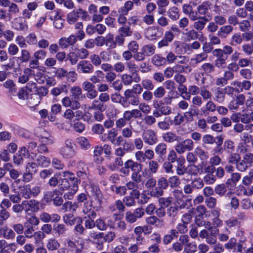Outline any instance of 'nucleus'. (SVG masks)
<instances>
[{
  "label": "nucleus",
  "mask_w": 253,
  "mask_h": 253,
  "mask_svg": "<svg viewBox=\"0 0 253 253\" xmlns=\"http://www.w3.org/2000/svg\"><path fill=\"white\" fill-rule=\"evenodd\" d=\"M233 52V48L228 45H225L222 49L217 48L212 51V55L216 57L215 66L219 69H223L226 67V61L229 55Z\"/></svg>",
  "instance_id": "obj_1"
},
{
  "label": "nucleus",
  "mask_w": 253,
  "mask_h": 253,
  "mask_svg": "<svg viewBox=\"0 0 253 253\" xmlns=\"http://www.w3.org/2000/svg\"><path fill=\"white\" fill-rule=\"evenodd\" d=\"M142 169H138L137 170L132 172L131 175V181L126 183V186L128 190H132V194L135 196H138L139 190L141 189L142 185L140 183L142 180V176L140 172Z\"/></svg>",
  "instance_id": "obj_2"
},
{
  "label": "nucleus",
  "mask_w": 253,
  "mask_h": 253,
  "mask_svg": "<svg viewBox=\"0 0 253 253\" xmlns=\"http://www.w3.org/2000/svg\"><path fill=\"white\" fill-rule=\"evenodd\" d=\"M157 186L150 192V195L154 198L162 197L164 194V190L169 187V182L165 177H160L157 181Z\"/></svg>",
  "instance_id": "obj_3"
},
{
  "label": "nucleus",
  "mask_w": 253,
  "mask_h": 253,
  "mask_svg": "<svg viewBox=\"0 0 253 253\" xmlns=\"http://www.w3.org/2000/svg\"><path fill=\"white\" fill-rule=\"evenodd\" d=\"M253 164V154L246 153L243 156L242 159L238 161L236 165V169L240 172H245L250 168Z\"/></svg>",
  "instance_id": "obj_4"
},
{
  "label": "nucleus",
  "mask_w": 253,
  "mask_h": 253,
  "mask_svg": "<svg viewBox=\"0 0 253 253\" xmlns=\"http://www.w3.org/2000/svg\"><path fill=\"white\" fill-rule=\"evenodd\" d=\"M67 253H82L84 247L83 240L73 241L71 239L66 240Z\"/></svg>",
  "instance_id": "obj_5"
},
{
  "label": "nucleus",
  "mask_w": 253,
  "mask_h": 253,
  "mask_svg": "<svg viewBox=\"0 0 253 253\" xmlns=\"http://www.w3.org/2000/svg\"><path fill=\"white\" fill-rule=\"evenodd\" d=\"M79 17L82 19L87 20L89 18L87 12L81 8L73 10L67 15V21L70 24H73L76 22Z\"/></svg>",
  "instance_id": "obj_6"
},
{
  "label": "nucleus",
  "mask_w": 253,
  "mask_h": 253,
  "mask_svg": "<svg viewBox=\"0 0 253 253\" xmlns=\"http://www.w3.org/2000/svg\"><path fill=\"white\" fill-rule=\"evenodd\" d=\"M246 99V96L243 93H240L235 95L229 102L228 108L232 111H237L240 106L244 105Z\"/></svg>",
  "instance_id": "obj_7"
},
{
  "label": "nucleus",
  "mask_w": 253,
  "mask_h": 253,
  "mask_svg": "<svg viewBox=\"0 0 253 253\" xmlns=\"http://www.w3.org/2000/svg\"><path fill=\"white\" fill-rule=\"evenodd\" d=\"M144 143L149 145H153L158 141L156 132L152 129L144 130L142 134Z\"/></svg>",
  "instance_id": "obj_8"
},
{
  "label": "nucleus",
  "mask_w": 253,
  "mask_h": 253,
  "mask_svg": "<svg viewBox=\"0 0 253 253\" xmlns=\"http://www.w3.org/2000/svg\"><path fill=\"white\" fill-rule=\"evenodd\" d=\"M77 70L80 73L90 74L93 72L94 67L89 61L83 60L77 64Z\"/></svg>",
  "instance_id": "obj_9"
},
{
  "label": "nucleus",
  "mask_w": 253,
  "mask_h": 253,
  "mask_svg": "<svg viewBox=\"0 0 253 253\" xmlns=\"http://www.w3.org/2000/svg\"><path fill=\"white\" fill-rule=\"evenodd\" d=\"M4 168L8 172L10 178L14 180L15 184H18L21 182L20 176L21 173L18 170L13 168V165L10 163L4 164Z\"/></svg>",
  "instance_id": "obj_10"
},
{
  "label": "nucleus",
  "mask_w": 253,
  "mask_h": 253,
  "mask_svg": "<svg viewBox=\"0 0 253 253\" xmlns=\"http://www.w3.org/2000/svg\"><path fill=\"white\" fill-rule=\"evenodd\" d=\"M173 196L175 199L174 206L179 209H183L185 208L186 203L183 200L184 195L181 190L176 189L173 191Z\"/></svg>",
  "instance_id": "obj_11"
},
{
  "label": "nucleus",
  "mask_w": 253,
  "mask_h": 253,
  "mask_svg": "<svg viewBox=\"0 0 253 253\" xmlns=\"http://www.w3.org/2000/svg\"><path fill=\"white\" fill-rule=\"evenodd\" d=\"M225 249L228 250H233V252L242 253L243 245L241 243H237L235 238H231L227 243L224 245Z\"/></svg>",
  "instance_id": "obj_12"
},
{
  "label": "nucleus",
  "mask_w": 253,
  "mask_h": 253,
  "mask_svg": "<svg viewBox=\"0 0 253 253\" xmlns=\"http://www.w3.org/2000/svg\"><path fill=\"white\" fill-rule=\"evenodd\" d=\"M167 145L164 142L159 143L155 148V152L158 156V162H164L166 157Z\"/></svg>",
  "instance_id": "obj_13"
},
{
  "label": "nucleus",
  "mask_w": 253,
  "mask_h": 253,
  "mask_svg": "<svg viewBox=\"0 0 253 253\" xmlns=\"http://www.w3.org/2000/svg\"><path fill=\"white\" fill-rule=\"evenodd\" d=\"M126 66L129 72L132 75H135V77H134V81L136 83L139 82L141 79L138 74V65L135 64L133 60H130L128 62H126Z\"/></svg>",
  "instance_id": "obj_14"
},
{
  "label": "nucleus",
  "mask_w": 253,
  "mask_h": 253,
  "mask_svg": "<svg viewBox=\"0 0 253 253\" xmlns=\"http://www.w3.org/2000/svg\"><path fill=\"white\" fill-rule=\"evenodd\" d=\"M124 95L126 100H127L128 105L138 106V104H139L140 100L139 96L132 93L131 89H126L124 92Z\"/></svg>",
  "instance_id": "obj_15"
},
{
  "label": "nucleus",
  "mask_w": 253,
  "mask_h": 253,
  "mask_svg": "<svg viewBox=\"0 0 253 253\" xmlns=\"http://www.w3.org/2000/svg\"><path fill=\"white\" fill-rule=\"evenodd\" d=\"M77 38L75 35H71L68 38L63 37L59 41V45L63 48H67L70 45H73L77 42Z\"/></svg>",
  "instance_id": "obj_16"
},
{
  "label": "nucleus",
  "mask_w": 253,
  "mask_h": 253,
  "mask_svg": "<svg viewBox=\"0 0 253 253\" xmlns=\"http://www.w3.org/2000/svg\"><path fill=\"white\" fill-rule=\"evenodd\" d=\"M159 27L158 26H150L147 28L145 32V37L149 40H156L159 37L158 35Z\"/></svg>",
  "instance_id": "obj_17"
},
{
  "label": "nucleus",
  "mask_w": 253,
  "mask_h": 253,
  "mask_svg": "<svg viewBox=\"0 0 253 253\" xmlns=\"http://www.w3.org/2000/svg\"><path fill=\"white\" fill-rule=\"evenodd\" d=\"M40 202L36 200L23 201L26 211L31 210L34 212L38 211L40 210Z\"/></svg>",
  "instance_id": "obj_18"
},
{
  "label": "nucleus",
  "mask_w": 253,
  "mask_h": 253,
  "mask_svg": "<svg viewBox=\"0 0 253 253\" xmlns=\"http://www.w3.org/2000/svg\"><path fill=\"white\" fill-rule=\"evenodd\" d=\"M28 155V150L26 147H22L20 151L13 156V162L17 165H20L23 163L24 157Z\"/></svg>",
  "instance_id": "obj_19"
},
{
  "label": "nucleus",
  "mask_w": 253,
  "mask_h": 253,
  "mask_svg": "<svg viewBox=\"0 0 253 253\" xmlns=\"http://www.w3.org/2000/svg\"><path fill=\"white\" fill-rule=\"evenodd\" d=\"M211 4L209 1H206L202 2L201 4L198 5L197 10L198 11V15L200 16H206L209 13V10L211 9Z\"/></svg>",
  "instance_id": "obj_20"
},
{
  "label": "nucleus",
  "mask_w": 253,
  "mask_h": 253,
  "mask_svg": "<svg viewBox=\"0 0 253 253\" xmlns=\"http://www.w3.org/2000/svg\"><path fill=\"white\" fill-rule=\"evenodd\" d=\"M145 222L147 225H155L157 227H161L165 225L164 221L163 219H161L155 215L147 217L145 219Z\"/></svg>",
  "instance_id": "obj_21"
},
{
  "label": "nucleus",
  "mask_w": 253,
  "mask_h": 253,
  "mask_svg": "<svg viewBox=\"0 0 253 253\" xmlns=\"http://www.w3.org/2000/svg\"><path fill=\"white\" fill-rule=\"evenodd\" d=\"M92 203L87 201L84 203L83 208V213L86 214L89 218H94L96 216V213L92 210Z\"/></svg>",
  "instance_id": "obj_22"
},
{
  "label": "nucleus",
  "mask_w": 253,
  "mask_h": 253,
  "mask_svg": "<svg viewBox=\"0 0 253 253\" xmlns=\"http://www.w3.org/2000/svg\"><path fill=\"white\" fill-rule=\"evenodd\" d=\"M132 190H131V191L130 192L129 195L125 196L123 199V202L126 207H131L134 206L136 204L135 199H139L140 195V193L139 191L138 196L137 197L135 196L133 194H132Z\"/></svg>",
  "instance_id": "obj_23"
},
{
  "label": "nucleus",
  "mask_w": 253,
  "mask_h": 253,
  "mask_svg": "<svg viewBox=\"0 0 253 253\" xmlns=\"http://www.w3.org/2000/svg\"><path fill=\"white\" fill-rule=\"evenodd\" d=\"M106 108V105L103 103H101L98 100H94L91 102L90 105L87 107V110L88 111L93 110L103 112L105 110Z\"/></svg>",
  "instance_id": "obj_24"
},
{
  "label": "nucleus",
  "mask_w": 253,
  "mask_h": 253,
  "mask_svg": "<svg viewBox=\"0 0 253 253\" xmlns=\"http://www.w3.org/2000/svg\"><path fill=\"white\" fill-rule=\"evenodd\" d=\"M233 31V27L230 25H227L221 27L217 33V35L220 38H225Z\"/></svg>",
  "instance_id": "obj_25"
},
{
  "label": "nucleus",
  "mask_w": 253,
  "mask_h": 253,
  "mask_svg": "<svg viewBox=\"0 0 253 253\" xmlns=\"http://www.w3.org/2000/svg\"><path fill=\"white\" fill-rule=\"evenodd\" d=\"M124 164L123 160L120 157H116L112 162H109L107 164V167L111 171H115L122 167Z\"/></svg>",
  "instance_id": "obj_26"
},
{
  "label": "nucleus",
  "mask_w": 253,
  "mask_h": 253,
  "mask_svg": "<svg viewBox=\"0 0 253 253\" xmlns=\"http://www.w3.org/2000/svg\"><path fill=\"white\" fill-rule=\"evenodd\" d=\"M60 155L64 159H69L74 157L76 154L75 149L61 147L59 150Z\"/></svg>",
  "instance_id": "obj_27"
},
{
  "label": "nucleus",
  "mask_w": 253,
  "mask_h": 253,
  "mask_svg": "<svg viewBox=\"0 0 253 253\" xmlns=\"http://www.w3.org/2000/svg\"><path fill=\"white\" fill-rule=\"evenodd\" d=\"M81 217L80 216L75 217L72 213H67L63 216V220L66 224L72 226L75 224Z\"/></svg>",
  "instance_id": "obj_28"
},
{
  "label": "nucleus",
  "mask_w": 253,
  "mask_h": 253,
  "mask_svg": "<svg viewBox=\"0 0 253 253\" xmlns=\"http://www.w3.org/2000/svg\"><path fill=\"white\" fill-rule=\"evenodd\" d=\"M253 132V124H248L244 126L242 124L237 123L233 126V130L235 132L242 133L244 129Z\"/></svg>",
  "instance_id": "obj_29"
},
{
  "label": "nucleus",
  "mask_w": 253,
  "mask_h": 253,
  "mask_svg": "<svg viewBox=\"0 0 253 253\" xmlns=\"http://www.w3.org/2000/svg\"><path fill=\"white\" fill-rule=\"evenodd\" d=\"M8 8L7 13L10 17V20L12 19L13 16H16L20 13V8L16 3L11 2Z\"/></svg>",
  "instance_id": "obj_30"
},
{
  "label": "nucleus",
  "mask_w": 253,
  "mask_h": 253,
  "mask_svg": "<svg viewBox=\"0 0 253 253\" xmlns=\"http://www.w3.org/2000/svg\"><path fill=\"white\" fill-rule=\"evenodd\" d=\"M68 92V86L66 84H61L53 87L51 90V94L55 97L59 95L63 92L67 94Z\"/></svg>",
  "instance_id": "obj_31"
},
{
  "label": "nucleus",
  "mask_w": 253,
  "mask_h": 253,
  "mask_svg": "<svg viewBox=\"0 0 253 253\" xmlns=\"http://www.w3.org/2000/svg\"><path fill=\"white\" fill-rule=\"evenodd\" d=\"M169 233L166 234L163 238V242L165 245H168L171 243L174 238H177L176 229H172L169 231Z\"/></svg>",
  "instance_id": "obj_32"
},
{
  "label": "nucleus",
  "mask_w": 253,
  "mask_h": 253,
  "mask_svg": "<svg viewBox=\"0 0 253 253\" xmlns=\"http://www.w3.org/2000/svg\"><path fill=\"white\" fill-rule=\"evenodd\" d=\"M53 25L55 28L58 29H62L64 26L65 20L59 14L58 11H56V14L53 17Z\"/></svg>",
  "instance_id": "obj_33"
},
{
  "label": "nucleus",
  "mask_w": 253,
  "mask_h": 253,
  "mask_svg": "<svg viewBox=\"0 0 253 253\" xmlns=\"http://www.w3.org/2000/svg\"><path fill=\"white\" fill-rule=\"evenodd\" d=\"M61 206L62 207L60 210L64 212L66 211H75L78 208L77 204L76 203H72L69 201L63 203Z\"/></svg>",
  "instance_id": "obj_34"
},
{
  "label": "nucleus",
  "mask_w": 253,
  "mask_h": 253,
  "mask_svg": "<svg viewBox=\"0 0 253 253\" xmlns=\"http://www.w3.org/2000/svg\"><path fill=\"white\" fill-rule=\"evenodd\" d=\"M125 166L129 169H130L132 172L137 170L138 169H142V165L132 160H128L124 163Z\"/></svg>",
  "instance_id": "obj_35"
},
{
  "label": "nucleus",
  "mask_w": 253,
  "mask_h": 253,
  "mask_svg": "<svg viewBox=\"0 0 253 253\" xmlns=\"http://www.w3.org/2000/svg\"><path fill=\"white\" fill-rule=\"evenodd\" d=\"M60 244L55 239H49L46 243V247L49 251L53 252L59 249Z\"/></svg>",
  "instance_id": "obj_36"
},
{
  "label": "nucleus",
  "mask_w": 253,
  "mask_h": 253,
  "mask_svg": "<svg viewBox=\"0 0 253 253\" xmlns=\"http://www.w3.org/2000/svg\"><path fill=\"white\" fill-rule=\"evenodd\" d=\"M199 20L194 23L193 26L197 31H202L205 27L206 23L209 21L206 16H201Z\"/></svg>",
  "instance_id": "obj_37"
},
{
  "label": "nucleus",
  "mask_w": 253,
  "mask_h": 253,
  "mask_svg": "<svg viewBox=\"0 0 253 253\" xmlns=\"http://www.w3.org/2000/svg\"><path fill=\"white\" fill-rule=\"evenodd\" d=\"M157 126L160 130L164 131L169 130L171 126L170 117L165 118L163 120L158 123Z\"/></svg>",
  "instance_id": "obj_38"
},
{
  "label": "nucleus",
  "mask_w": 253,
  "mask_h": 253,
  "mask_svg": "<svg viewBox=\"0 0 253 253\" xmlns=\"http://www.w3.org/2000/svg\"><path fill=\"white\" fill-rule=\"evenodd\" d=\"M162 137L165 142L169 143H172L175 141H178L179 138L178 136L171 131H169L164 133L163 134Z\"/></svg>",
  "instance_id": "obj_39"
},
{
  "label": "nucleus",
  "mask_w": 253,
  "mask_h": 253,
  "mask_svg": "<svg viewBox=\"0 0 253 253\" xmlns=\"http://www.w3.org/2000/svg\"><path fill=\"white\" fill-rule=\"evenodd\" d=\"M185 159H183L182 161L178 162L176 167V173L179 176L184 175L187 172V167L185 165Z\"/></svg>",
  "instance_id": "obj_40"
},
{
  "label": "nucleus",
  "mask_w": 253,
  "mask_h": 253,
  "mask_svg": "<svg viewBox=\"0 0 253 253\" xmlns=\"http://www.w3.org/2000/svg\"><path fill=\"white\" fill-rule=\"evenodd\" d=\"M214 95V100L217 102L222 103L224 102L225 99L226 95L223 88L219 87H217L215 90Z\"/></svg>",
  "instance_id": "obj_41"
},
{
  "label": "nucleus",
  "mask_w": 253,
  "mask_h": 253,
  "mask_svg": "<svg viewBox=\"0 0 253 253\" xmlns=\"http://www.w3.org/2000/svg\"><path fill=\"white\" fill-rule=\"evenodd\" d=\"M20 196L26 199H29L32 197L31 190H30V185L27 184L23 186L20 190Z\"/></svg>",
  "instance_id": "obj_42"
},
{
  "label": "nucleus",
  "mask_w": 253,
  "mask_h": 253,
  "mask_svg": "<svg viewBox=\"0 0 253 253\" xmlns=\"http://www.w3.org/2000/svg\"><path fill=\"white\" fill-rule=\"evenodd\" d=\"M37 164L43 168L48 167L50 164V160L49 158L42 155L39 156L36 159Z\"/></svg>",
  "instance_id": "obj_43"
},
{
  "label": "nucleus",
  "mask_w": 253,
  "mask_h": 253,
  "mask_svg": "<svg viewBox=\"0 0 253 253\" xmlns=\"http://www.w3.org/2000/svg\"><path fill=\"white\" fill-rule=\"evenodd\" d=\"M53 231L56 237H60L65 234L67 228L64 224H58L54 225Z\"/></svg>",
  "instance_id": "obj_44"
},
{
  "label": "nucleus",
  "mask_w": 253,
  "mask_h": 253,
  "mask_svg": "<svg viewBox=\"0 0 253 253\" xmlns=\"http://www.w3.org/2000/svg\"><path fill=\"white\" fill-rule=\"evenodd\" d=\"M218 230L216 228H214L211 234L206 238V243L211 246L214 244H215L217 242L215 235L218 233Z\"/></svg>",
  "instance_id": "obj_45"
},
{
  "label": "nucleus",
  "mask_w": 253,
  "mask_h": 253,
  "mask_svg": "<svg viewBox=\"0 0 253 253\" xmlns=\"http://www.w3.org/2000/svg\"><path fill=\"white\" fill-rule=\"evenodd\" d=\"M90 186L93 196L95 197V198L98 200L99 204L100 205L102 202L101 199L102 198L101 191L97 185L91 184Z\"/></svg>",
  "instance_id": "obj_46"
},
{
  "label": "nucleus",
  "mask_w": 253,
  "mask_h": 253,
  "mask_svg": "<svg viewBox=\"0 0 253 253\" xmlns=\"http://www.w3.org/2000/svg\"><path fill=\"white\" fill-rule=\"evenodd\" d=\"M168 15L171 20L173 21L177 20L179 18L178 9L175 6L171 7L168 11Z\"/></svg>",
  "instance_id": "obj_47"
},
{
  "label": "nucleus",
  "mask_w": 253,
  "mask_h": 253,
  "mask_svg": "<svg viewBox=\"0 0 253 253\" xmlns=\"http://www.w3.org/2000/svg\"><path fill=\"white\" fill-rule=\"evenodd\" d=\"M200 171L202 172V170L198 165L192 164L187 167V172L191 176H197Z\"/></svg>",
  "instance_id": "obj_48"
},
{
  "label": "nucleus",
  "mask_w": 253,
  "mask_h": 253,
  "mask_svg": "<svg viewBox=\"0 0 253 253\" xmlns=\"http://www.w3.org/2000/svg\"><path fill=\"white\" fill-rule=\"evenodd\" d=\"M83 218L82 217L76 223V225L74 227V231L77 235H81L84 234L85 228L82 225Z\"/></svg>",
  "instance_id": "obj_49"
},
{
  "label": "nucleus",
  "mask_w": 253,
  "mask_h": 253,
  "mask_svg": "<svg viewBox=\"0 0 253 253\" xmlns=\"http://www.w3.org/2000/svg\"><path fill=\"white\" fill-rule=\"evenodd\" d=\"M71 96L75 100H79L82 95V89L79 86H73L71 88Z\"/></svg>",
  "instance_id": "obj_50"
},
{
  "label": "nucleus",
  "mask_w": 253,
  "mask_h": 253,
  "mask_svg": "<svg viewBox=\"0 0 253 253\" xmlns=\"http://www.w3.org/2000/svg\"><path fill=\"white\" fill-rule=\"evenodd\" d=\"M167 160L172 164L175 162L178 164V162L182 161V159H180L178 158L176 152L174 150H171L168 153Z\"/></svg>",
  "instance_id": "obj_51"
},
{
  "label": "nucleus",
  "mask_w": 253,
  "mask_h": 253,
  "mask_svg": "<svg viewBox=\"0 0 253 253\" xmlns=\"http://www.w3.org/2000/svg\"><path fill=\"white\" fill-rule=\"evenodd\" d=\"M195 153L201 160H205L209 158L208 152L205 151L201 147H196L195 149Z\"/></svg>",
  "instance_id": "obj_52"
},
{
  "label": "nucleus",
  "mask_w": 253,
  "mask_h": 253,
  "mask_svg": "<svg viewBox=\"0 0 253 253\" xmlns=\"http://www.w3.org/2000/svg\"><path fill=\"white\" fill-rule=\"evenodd\" d=\"M216 106L215 104L211 100H208L205 105V110L202 108V111L204 114H206L207 112H214L216 110Z\"/></svg>",
  "instance_id": "obj_53"
},
{
  "label": "nucleus",
  "mask_w": 253,
  "mask_h": 253,
  "mask_svg": "<svg viewBox=\"0 0 253 253\" xmlns=\"http://www.w3.org/2000/svg\"><path fill=\"white\" fill-rule=\"evenodd\" d=\"M229 156L227 158L228 163L230 164H236L239 160H240L241 156L238 153L231 152L229 153Z\"/></svg>",
  "instance_id": "obj_54"
},
{
  "label": "nucleus",
  "mask_w": 253,
  "mask_h": 253,
  "mask_svg": "<svg viewBox=\"0 0 253 253\" xmlns=\"http://www.w3.org/2000/svg\"><path fill=\"white\" fill-rule=\"evenodd\" d=\"M119 34L125 37H130L132 34V31L128 25H123L118 30Z\"/></svg>",
  "instance_id": "obj_55"
},
{
  "label": "nucleus",
  "mask_w": 253,
  "mask_h": 253,
  "mask_svg": "<svg viewBox=\"0 0 253 253\" xmlns=\"http://www.w3.org/2000/svg\"><path fill=\"white\" fill-rule=\"evenodd\" d=\"M153 93L154 97L156 99H161L165 96L166 93V91L163 86H160L156 88Z\"/></svg>",
  "instance_id": "obj_56"
},
{
  "label": "nucleus",
  "mask_w": 253,
  "mask_h": 253,
  "mask_svg": "<svg viewBox=\"0 0 253 253\" xmlns=\"http://www.w3.org/2000/svg\"><path fill=\"white\" fill-rule=\"evenodd\" d=\"M52 167L57 170H62L65 168L63 162L57 158H53L51 161Z\"/></svg>",
  "instance_id": "obj_57"
},
{
  "label": "nucleus",
  "mask_w": 253,
  "mask_h": 253,
  "mask_svg": "<svg viewBox=\"0 0 253 253\" xmlns=\"http://www.w3.org/2000/svg\"><path fill=\"white\" fill-rule=\"evenodd\" d=\"M152 62L155 66H161L165 64L166 59L158 54H156L152 57Z\"/></svg>",
  "instance_id": "obj_58"
},
{
  "label": "nucleus",
  "mask_w": 253,
  "mask_h": 253,
  "mask_svg": "<svg viewBox=\"0 0 253 253\" xmlns=\"http://www.w3.org/2000/svg\"><path fill=\"white\" fill-rule=\"evenodd\" d=\"M10 216V212L6 208H2L0 210V226L3 224L4 222L7 220Z\"/></svg>",
  "instance_id": "obj_59"
},
{
  "label": "nucleus",
  "mask_w": 253,
  "mask_h": 253,
  "mask_svg": "<svg viewBox=\"0 0 253 253\" xmlns=\"http://www.w3.org/2000/svg\"><path fill=\"white\" fill-rule=\"evenodd\" d=\"M146 56H150L154 54L155 51V46L153 44H147L144 45L141 48Z\"/></svg>",
  "instance_id": "obj_60"
},
{
  "label": "nucleus",
  "mask_w": 253,
  "mask_h": 253,
  "mask_svg": "<svg viewBox=\"0 0 253 253\" xmlns=\"http://www.w3.org/2000/svg\"><path fill=\"white\" fill-rule=\"evenodd\" d=\"M197 251V245L194 242L188 243L184 247V252L185 253H195Z\"/></svg>",
  "instance_id": "obj_61"
},
{
  "label": "nucleus",
  "mask_w": 253,
  "mask_h": 253,
  "mask_svg": "<svg viewBox=\"0 0 253 253\" xmlns=\"http://www.w3.org/2000/svg\"><path fill=\"white\" fill-rule=\"evenodd\" d=\"M200 94L202 98L205 101L211 100L212 96V93L205 87L201 88Z\"/></svg>",
  "instance_id": "obj_62"
},
{
  "label": "nucleus",
  "mask_w": 253,
  "mask_h": 253,
  "mask_svg": "<svg viewBox=\"0 0 253 253\" xmlns=\"http://www.w3.org/2000/svg\"><path fill=\"white\" fill-rule=\"evenodd\" d=\"M224 149L228 153L234 152L235 150V143L231 140H226L223 144Z\"/></svg>",
  "instance_id": "obj_63"
},
{
  "label": "nucleus",
  "mask_w": 253,
  "mask_h": 253,
  "mask_svg": "<svg viewBox=\"0 0 253 253\" xmlns=\"http://www.w3.org/2000/svg\"><path fill=\"white\" fill-rule=\"evenodd\" d=\"M253 183V169L249 171L248 174L243 177L242 183L245 186H249Z\"/></svg>",
  "instance_id": "obj_64"
}]
</instances>
